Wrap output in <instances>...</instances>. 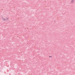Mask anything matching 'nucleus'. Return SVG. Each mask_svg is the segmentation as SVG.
<instances>
[{"label":"nucleus","mask_w":75,"mask_h":75,"mask_svg":"<svg viewBox=\"0 0 75 75\" xmlns=\"http://www.w3.org/2000/svg\"><path fill=\"white\" fill-rule=\"evenodd\" d=\"M71 3L72 4V3H74V0H72L71 1Z\"/></svg>","instance_id":"f257e3e1"},{"label":"nucleus","mask_w":75,"mask_h":75,"mask_svg":"<svg viewBox=\"0 0 75 75\" xmlns=\"http://www.w3.org/2000/svg\"><path fill=\"white\" fill-rule=\"evenodd\" d=\"M2 18L3 19V21H6V18H3V17H2Z\"/></svg>","instance_id":"f03ea898"},{"label":"nucleus","mask_w":75,"mask_h":75,"mask_svg":"<svg viewBox=\"0 0 75 75\" xmlns=\"http://www.w3.org/2000/svg\"><path fill=\"white\" fill-rule=\"evenodd\" d=\"M6 20H8V18H6Z\"/></svg>","instance_id":"7ed1b4c3"},{"label":"nucleus","mask_w":75,"mask_h":75,"mask_svg":"<svg viewBox=\"0 0 75 75\" xmlns=\"http://www.w3.org/2000/svg\"><path fill=\"white\" fill-rule=\"evenodd\" d=\"M49 57H51V56H49Z\"/></svg>","instance_id":"20e7f679"}]
</instances>
